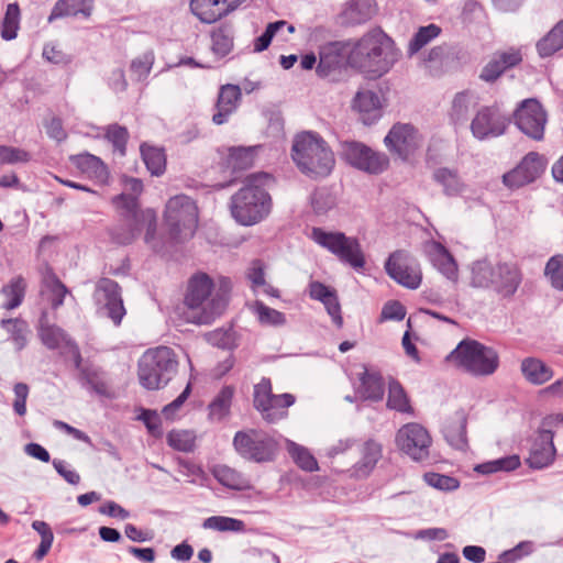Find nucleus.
<instances>
[{
  "instance_id": "obj_24",
  "label": "nucleus",
  "mask_w": 563,
  "mask_h": 563,
  "mask_svg": "<svg viewBox=\"0 0 563 563\" xmlns=\"http://www.w3.org/2000/svg\"><path fill=\"white\" fill-rule=\"evenodd\" d=\"M382 444L375 440H367L361 449V459L349 471L350 476L354 478H365L375 468L377 462L382 459Z\"/></svg>"
},
{
  "instance_id": "obj_29",
  "label": "nucleus",
  "mask_w": 563,
  "mask_h": 563,
  "mask_svg": "<svg viewBox=\"0 0 563 563\" xmlns=\"http://www.w3.org/2000/svg\"><path fill=\"white\" fill-rule=\"evenodd\" d=\"M478 103L477 95L472 90L456 92L449 110V119L454 124H463L468 120L471 109Z\"/></svg>"
},
{
  "instance_id": "obj_53",
  "label": "nucleus",
  "mask_w": 563,
  "mask_h": 563,
  "mask_svg": "<svg viewBox=\"0 0 563 563\" xmlns=\"http://www.w3.org/2000/svg\"><path fill=\"white\" fill-rule=\"evenodd\" d=\"M274 394L272 391V383L269 378L263 377L258 384L254 386L253 405L254 408L263 415L267 411Z\"/></svg>"
},
{
  "instance_id": "obj_32",
  "label": "nucleus",
  "mask_w": 563,
  "mask_h": 563,
  "mask_svg": "<svg viewBox=\"0 0 563 563\" xmlns=\"http://www.w3.org/2000/svg\"><path fill=\"white\" fill-rule=\"evenodd\" d=\"M82 14L85 18L91 14L90 0H58L48 16L52 22L65 16H77Z\"/></svg>"
},
{
  "instance_id": "obj_2",
  "label": "nucleus",
  "mask_w": 563,
  "mask_h": 563,
  "mask_svg": "<svg viewBox=\"0 0 563 563\" xmlns=\"http://www.w3.org/2000/svg\"><path fill=\"white\" fill-rule=\"evenodd\" d=\"M398 58L394 41L382 30L374 29L353 44L347 64L369 78H379L391 69Z\"/></svg>"
},
{
  "instance_id": "obj_18",
  "label": "nucleus",
  "mask_w": 563,
  "mask_h": 563,
  "mask_svg": "<svg viewBox=\"0 0 563 563\" xmlns=\"http://www.w3.org/2000/svg\"><path fill=\"white\" fill-rule=\"evenodd\" d=\"M421 135L409 123H396L384 139L388 151L400 159L407 161L421 146Z\"/></svg>"
},
{
  "instance_id": "obj_19",
  "label": "nucleus",
  "mask_w": 563,
  "mask_h": 563,
  "mask_svg": "<svg viewBox=\"0 0 563 563\" xmlns=\"http://www.w3.org/2000/svg\"><path fill=\"white\" fill-rule=\"evenodd\" d=\"M547 159L537 152L528 153L521 162L503 176L508 188H520L536 181L545 170Z\"/></svg>"
},
{
  "instance_id": "obj_34",
  "label": "nucleus",
  "mask_w": 563,
  "mask_h": 563,
  "mask_svg": "<svg viewBox=\"0 0 563 563\" xmlns=\"http://www.w3.org/2000/svg\"><path fill=\"white\" fill-rule=\"evenodd\" d=\"M235 389L233 386H223L208 406V417L211 421H221L230 415Z\"/></svg>"
},
{
  "instance_id": "obj_45",
  "label": "nucleus",
  "mask_w": 563,
  "mask_h": 563,
  "mask_svg": "<svg viewBox=\"0 0 563 563\" xmlns=\"http://www.w3.org/2000/svg\"><path fill=\"white\" fill-rule=\"evenodd\" d=\"M434 180L443 187L445 195L455 196L463 189V183L455 169L438 168L433 173Z\"/></svg>"
},
{
  "instance_id": "obj_11",
  "label": "nucleus",
  "mask_w": 563,
  "mask_h": 563,
  "mask_svg": "<svg viewBox=\"0 0 563 563\" xmlns=\"http://www.w3.org/2000/svg\"><path fill=\"white\" fill-rule=\"evenodd\" d=\"M310 238L354 269L364 268L365 256L356 238L346 236L342 232H327L321 228H313Z\"/></svg>"
},
{
  "instance_id": "obj_36",
  "label": "nucleus",
  "mask_w": 563,
  "mask_h": 563,
  "mask_svg": "<svg viewBox=\"0 0 563 563\" xmlns=\"http://www.w3.org/2000/svg\"><path fill=\"white\" fill-rule=\"evenodd\" d=\"M521 372L525 378L533 385H542L553 376V371L541 360L534 357H527L521 362Z\"/></svg>"
},
{
  "instance_id": "obj_10",
  "label": "nucleus",
  "mask_w": 563,
  "mask_h": 563,
  "mask_svg": "<svg viewBox=\"0 0 563 563\" xmlns=\"http://www.w3.org/2000/svg\"><path fill=\"white\" fill-rule=\"evenodd\" d=\"M233 446L243 459L255 463L273 462L279 451L277 440L258 429L238 431L233 438Z\"/></svg>"
},
{
  "instance_id": "obj_16",
  "label": "nucleus",
  "mask_w": 563,
  "mask_h": 563,
  "mask_svg": "<svg viewBox=\"0 0 563 563\" xmlns=\"http://www.w3.org/2000/svg\"><path fill=\"white\" fill-rule=\"evenodd\" d=\"M514 120L517 128L530 139H543L548 115L539 100H522L514 112Z\"/></svg>"
},
{
  "instance_id": "obj_4",
  "label": "nucleus",
  "mask_w": 563,
  "mask_h": 563,
  "mask_svg": "<svg viewBox=\"0 0 563 563\" xmlns=\"http://www.w3.org/2000/svg\"><path fill=\"white\" fill-rule=\"evenodd\" d=\"M274 184V178L267 173H256L246 176L244 186L231 198V213L243 225H252L268 216L272 198L267 189Z\"/></svg>"
},
{
  "instance_id": "obj_59",
  "label": "nucleus",
  "mask_w": 563,
  "mask_h": 563,
  "mask_svg": "<svg viewBox=\"0 0 563 563\" xmlns=\"http://www.w3.org/2000/svg\"><path fill=\"white\" fill-rule=\"evenodd\" d=\"M424 482L432 488L439 490H455L460 487V482L453 476L429 472L423 475Z\"/></svg>"
},
{
  "instance_id": "obj_8",
  "label": "nucleus",
  "mask_w": 563,
  "mask_h": 563,
  "mask_svg": "<svg viewBox=\"0 0 563 563\" xmlns=\"http://www.w3.org/2000/svg\"><path fill=\"white\" fill-rule=\"evenodd\" d=\"M178 362L170 347L146 351L139 361V379L150 390L165 386L177 371Z\"/></svg>"
},
{
  "instance_id": "obj_57",
  "label": "nucleus",
  "mask_w": 563,
  "mask_h": 563,
  "mask_svg": "<svg viewBox=\"0 0 563 563\" xmlns=\"http://www.w3.org/2000/svg\"><path fill=\"white\" fill-rule=\"evenodd\" d=\"M544 275L553 288L563 290V255H554L548 261Z\"/></svg>"
},
{
  "instance_id": "obj_20",
  "label": "nucleus",
  "mask_w": 563,
  "mask_h": 563,
  "mask_svg": "<svg viewBox=\"0 0 563 563\" xmlns=\"http://www.w3.org/2000/svg\"><path fill=\"white\" fill-rule=\"evenodd\" d=\"M247 0H191V12L203 23H213L236 10Z\"/></svg>"
},
{
  "instance_id": "obj_12",
  "label": "nucleus",
  "mask_w": 563,
  "mask_h": 563,
  "mask_svg": "<svg viewBox=\"0 0 563 563\" xmlns=\"http://www.w3.org/2000/svg\"><path fill=\"white\" fill-rule=\"evenodd\" d=\"M92 297L98 313L109 318L115 327H119L126 313L120 285L111 278L101 277L96 283Z\"/></svg>"
},
{
  "instance_id": "obj_44",
  "label": "nucleus",
  "mask_w": 563,
  "mask_h": 563,
  "mask_svg": "<svg viewBox=\"0 0 563 563\" xmlns=\"http://www.w3.org/2000/svg\"><path fill=\"white\" fill-rule=\"evenodd\" d=\"M519 466L520 457L517 454H512L478 464L474 467V471L483 475H488L499 472H510Z\"/></svg>"
},
{
  "instance_id": "obj_39",
  "label": "nucleus",
  "mask_w": 563,
  "mask_h": 563,
  "mask_svg": "<svg viewBox=\"0 0 563 563\" xmlns=\"http://www.w3.org/2000/svg\"><path fill=\"white\" fill-rule=\"evenodd\" d=\"M295 402V396L291 394L274 395L271 404L267 406V411H264L262 418L274 423L284 419L287 416V409Z\"/></svg>"
},
{
  "instance_id": "obj_30",
  "label": "nucleus",
  "mask_w": 563,
  "mask_h": 563,
  "mask_svg": "<svg viewBox=\"0 0 563 563\" xmlns=\"http://www.w3.org/2000/svg\"><path fill=\"white\" fill-rule=\"evenodd\" d=\"M432 265L449 280L456 282L459 277L457 264L450 252L440 243H433L429 252Z\"/></svg>"
},
{
  "instance_id": "obj_14",
  "label": "nucleus",
  "mask_w": 563,
  "mask_h": 563,
  "mask_svg": "<svg viewBox=\"0 0 563 563\" xmlns=\"http://www.w3.org/2000/svg\"><path fill=\"white\" fill-rule=\"evenodd\" d=\"M431 437L419 423H407L396 434V443L401 452L416 462H426L430 456Z\"/></svg>"
},
{
  "instance_id": "obj_33",
  "label": "nucleus",
  "mask_w": 563,
  "mask_h": 563,
  "mask_svg": "<svg viewBox=\"0 0 563 563\" xmlns=\"http://www.w3.org/2000/svg\"><path fill=\"white\" fill-rule=\"evenodd\" d=\"M214 478L224 487L232 490H247L250 481L240 472L227 465H217L212 470Z\"/></svg>"
},
{
  "instance_id": "obj_47",
  "label": "nucleus",
  "mask_w": 563,
  "mask_h": 563,
  "mask_svg": "<svg viewBox=\"0 0 563 563\" xmlns=\"http://www.w3.org/2000/svg\"><path fill=\"white\" fill-rule=\"evenodd\" d=\"M1 294L8 298V301L3 303V308L12 310L18 308L24 298L25 283L22 277H15L11 279L8 285L1 288Z\"/></svg>"
},
{
  "instance_id": "obj_64",
  "label": "nucleus",
  "mask_w": 563,
  "mask_h": 563,
  "mask_svg": "<svg viewBox=\"0 0 563 563\" xmlns=\"http://www.w3.org/2000/svg\"><path fill=\"white\" fill-rule=\"evenodd\" d=\"M47 287L51 291V303L53 309H57L64 303V298L68 294L67 287L56 277L52 275L47 280Z\"/></svg>"
},
{
  "instance_id": "obj_3",
  "label": "nucleus",
  "mask_w": 563,
  "mask_h": 563,
  "mask_svg": "<svg viewBox=\"0 0 563 563\" xmlns=\"http://www.w3.org/2000/svg\"><path fill=\"white\" fill-rule=\"evenodd\" d=\"M112 203L119 214V222L109 229L112 242L119 245L131 244L145 228V243L159 252L161 247L155 242L157 219L154 210H141L139 200L124 194L114 196Z\"/></svg>"
},
{
  "instance_id": "obj_21",
  "label": "nucleus",
  "mask_w": 563,
  "mask_h": 563,
  "mask_svg": "<svg viewBox=\"0 0 563 563\" xmlns=\"http://www.w3.org/2000/svg\"><path fill=\"white\" fill-rule=\"evenodd\" d=\"M554 434L551 430L540 429L530 449L527 463L532 468H543L549 466L555 457V446L553 443Z\"/></svg>"
},
{
  "instance_id": "obj_5",
  "label": "nucleus",
  "mask_w": 563,
  "mask_h": 563,
  "mask_svg": "<svg viewBox=\"0 0 563 563\" xmlns=\"http://www.w3.org/2000/svg\"><path fill=\"white\" fill-rule=\"evenodd\" d=\"M522 279V272L514 262L499 261L493 264L483 258L471 265V285L475 288L492 289L501 298H512Z\"/></svg>"
},
{
  "instance_id": "obj_55",
  "label": "nucleus",
  "mask_w": 563,
  "mask_h": 563,
  "mask_svg": "<svg viewBox=\"0 0 563 563\" xmlns=\"http://www.w3.org/2000/svg\"><path fill=\"white\" fill-rule=\"evenodd\" d=\"M313 212L318 216L325 214L335 206V197L327 188L316 189L310 198Z\"/></svg>"
},
{
  "instance_id": "obj_51",
  "label": "nucleus",
  "mask_w": 563,
  "mask_h": 563,
  "mask_svg": "<svg viewBox=\"0 0 563 563\" xmlns=\"http://www.w3.org/2000/svg\"><path fill=\"white\" fill-rule=\"evenodd\" d=\"M254 162V151L252 147H234L230 150L227 159L228 167L233 172H240L250 168Z\"/></svg>"
},
{
  "instance_id": "obj_62",
  "label": "nucleus",
  "mask_w": 563,
  "mask_h": 563,
  "mask_svg": "<svg viewBox=\"0 0 563 563\" xmlns=\"http://www.w3.org/2000/svg\"><path fill=\"white\" fill-rule=\"evenodd\" d=\"M153 64V52H146L131 62L130 69L132 75L135 76L137 80H143L148 76Z\"/></svg>"
},
{
  "instance_id": "obj_41",
  "label": "nucleus",
  "mask_w": 563,
  "mask_h": 563,
  "mask_svg": "<svg viewBox=\"0 0 563 563\" xmlns=\"http://www.w3.org/2000/svg\"><path fill=\"white\" fill-rule=\"evenodd\" d=\"M286 450L290 457L292 459V461L301 470L306 472H314L319 468L316 457L310 453V451L307 448L287 439Z\"/></svg>"
},
{
  "instance_id": "obj_31",
  "label": "nucleus",
  "mask_w": 563,
  "mask_h": 563,
  "mask_svg": "<svg viewBox=\"0 0 563 563\" xmlns=\"http://www.w3.org/2000/svg\"><path fill=\"white\" fill-rule=\"evenodd\" d=\"M353 108L362 114L365 124H372L379 117L380 101L376 92L363 90L356 93Z\"/></svg>"
},
{
  "instance_id": "obj_58",
  "label": "nucleus",
  "mask_w": 563,
  "mask_h": 563,
  "mask_svg": "<svg viewBox=\"0 0 563 563\" xmlns=\"http://www.w3.org/2000/svg\"><path fill=\"white\" fill-rule=\"evenodd\" d=\"M167 443L175 450L190 452L195 446V435L187 430H173L167 434Z\"/></svg>"
},
{
  "instance_id": "obj_27",
  "label": "nucleus",
  "mask_w": 563,
  "mask_h": 563,
  "mask_svg": "<svg viewBox=\"0 0 563 563\" xmlns=\"http://www.w3.org/2000/svg\"><path fill=\"white\" fill-rule=\"evenodd\" d=\"M521 62L519 52L496 53L493 58L484 66L479 78L486 82L495 81L505 70L518 65Z\"/></svg>"
},
{
  "instance_id": "obj_54",
  "label": "nucleus",
  "mask_w": 563,
  "mask_h": 563,
  "mask_svg": "<svg viewBox=\"0 0 563 563\" xmlns=\"http://www.w3.org/2000/svg\"><path fill=\"white\" fill-rule=\"evenodd\" d=\"M450 53L449 46L445 44L432 47L423 58V65L429 69L432 76L439 75L444 60Z\"/></svg>"
},
{
  "instance_id": "obj_42",
  "label": "nucleus",
  "mask_w": 563,
  "mask_h": 563,
  "mask_svg": "<svg viewBox=\"0 0 563 563\" xmlns=\"http://www.w3.org/2000/svg\"><path fill=\"white\" fill-rule=\"evenodd\" d=\"M78 379L82 385H88L96 394L103 397H111L108 383L102 378L101 371L93 366H86L78 375Z\"/></svg>"
},
{
  "instance_id": "obj_23",
  "label": "nucleus",
  "mask_w": 563,
  "mask_h": 563,
  "mask_svg": "<svg viewBox=\"0 0 563 563\" xmlns=\"http://www.w3.org/2000/svg\"><path fill=\"white\" fill-rule=\"evenodd\" d=\"M309 295L312 299L321 301L324 305L327 312L338 328L343 325L341 305L334 289L320 282H311L309 284Z\"/></svg>"
},
{
  "instance_id": "obj_6",
  "label": "nucleus",
  "mask_w": 563,
  "mask_h": 563,
  "mask_svg": "<svg viewBox=\"0 0 563 563\" xmlns=\"http://www.w3.org/2000/svg\"><path fill=\"white\" fill-rule=\"evenodd\" d=\"M291 158L298 169L311 177L328 176L335 164L334 154L327 142L314 132H301L292 141Z\"/></svg>"
},
{
  "instance_id": "obj_1",
  "label": "nucleus",
  "mask_w": 563,
  "mask_h": 563,
  "mask_svg": "<svg viewBox=\"0 0 563 563\" xmlns=\"http://www.w3.org/2000/svg\"><path fill=\"white\" fill-rule=\"evenodd\" d=\"M231 282L220 280V287L214 289L212 278L206 273L192 275L187 285L184 303L187 308L186 320L196 324H210L220 317L227 306Z\"/></svg>"
},
{
  "instance_id": "obj_35",
  "label": "nucleus",
  "mask_w": 563,
  "mask_h": 563,
  "mask_svg": "<svg viewBox=\"0 0 563 563\" xmlns=\"http://www.w3.org/2000/svg\"><path fill=\"white\" fill-rule=\"evenodd\" d=\"M212 52L224 57L231 53L234 46V27L230 23H223L211 32Z\"/></svg>"
},
{
  "instance_id": "obj_48",
  "label": "nucleus",
  "mask_w": 563,
  "mask_h": 563,
  "mask_svg": "<svg viewBox=\"0 0 563 563\" xmlns=\"http://www.w3.org/2000/svg\"><path fill=\"white\" fill-rule=\"evenodd\" d=\"M441 33V27L435 24L421 26L415 33L408 45V55L412 56L418 53L422 47L429 44L433 38L438 37Z\"/></svg>"
},
{
  "instance_id": "obj_63",
  "label": "nucleus",
  "mask_w": 563,
  "mask_h": 563,
  "mask_svg": "<svg viewBox=\"0 0 563 563\" xmlns=\"http://www.w3.org/2000/svg\"><path fill=\"white\" fill-rule=\"evenodd\" d=\"M287 24L286 21L279 20L272 23H268L264 33L256 37L254 41V52L260 53L268 48V46L272 43L273 37L276 35V33L285 27Z\"/></svg>"
},
{
  "instance_id": "obj_40",
  "label": "nucleus",
  "mask_w": 563,
  "mask_h": 563,
  "mask_svg": "<svg viewBox=\"0 0 563 563\" xmlns=\"http://www.w3.org/2000/svg\"><path fill=\"white\" fill-rule=\"evenodd\" d=\"M0 324L10 334V340L13 342L16 351H21L26 346L30 334L26 321L20 318L2 319Z\"/></svg>"
},
{
  "instance_id": "obj_26",
  "label": "nucleus",
  "mask_w": 563,
  "mask_h": 563,
  "mask_svg": "<svg viewBox=\"0 0 563 563\" xmlns=\"http://www.w3.org/2000/svg\"><path fill=\"white\" fill-rule=\"evenodd\" d=\"M466 423V413L457 410L443 426L442 433L446 442L456 450L464 451L467 448Z\"/></svg>"
},
{
  "instance_id": "obj_49",
  "label": "nucleus",
  "mask_w": 563,
  "mask_h": 563,
  "mask_svg": "<svg viewBox=\"0 0 563 563\" xmlns=\"http://www.w3.org/2000/svg\"><path fill=\"white\" fill-rule=\"evenodd\" d=\"M387 406L399 412H411L409 399L399 382L391 379L388 385Z\"/></svg>"
},
{
  "instance_id": "obj_60",
  "label": "nucleus",
  "mask_w": 563,
  "mask_h": 563,
  "mask_svg": "<svg viewBox=\"0 0 563 563\" xmlns=\"http://www.w3.org/2000/svg\"><path fill=\"white\" fill-rule=\"evenodd\" d=\"M31 154L20 147L0 145V164L1 165H13L18 163H29L31 161Z\"/></svg>"
},
{
  "instance_id": "obj_15",
  "label": "nucleus",
  "mask_w": 563,
  "mask_h": 563,
  "mask_svg": "<svg viewBox=\"0 0 563 563\" xmlns=\"http://www.w3.org/2000/svg\"><path fill=\"white\" fill-rule=\"evenodd\" d=\"M509 123L510 119L498 104L483 106L471 122V132L479 141L498 137L505 134Z\"/></svg>"
},
{
  "instance_id": "obj_13",
  "label": "nucleus",
  "mask_w": 563,
  "mask_h": 563,
  "mask_svg": "<svg viewBox=\"0 0 563 563\" xmlns=\"http://www.w3.org/2000/svg\"><path fill=\"white\" fill-rule=\"evenodd\" d=\"M341 148L342 156L350 165L367 174H382L389 166V158L385 153L376 152L364 143L345 141Z\"/></svg>"
},
{
  "instance_id": "obj_25",
  "label": "nucleus",
  "mask_w": 563,
  "mask_h": 563,
  "mask_svg": "<svg viewBox=\"0 0 563 563\" xmlns=\"http://www.w3.org/2000/svg\"><path fill=\"white\" fill-rule=\"evenodd\" d=\"M38 336L47 349L62 352L74 341L62 328L48 322L46 311L42 312L38 320Z\"/></svg>"
},
{
  "instance_id": "obj_56",
  "label": "nucleus",
  "mask_w": 563,
  "mask_h": 563,
  "mask_svg": "<svg viewBox=\"0 0 563 563\" xmlns=\"http://www.w3.org/2000/svg\"><path fill=\"white\" fill-rule=\"evenodd\" d=\"M104 137L113 145L114 151H117L121 156L125 155L126 143L129 140V132L126 128L117 123L110 124L106 129Z\"/></svg>"
},
{
  "instance_id": "obj_17",
  "label": "nucleus",
  "mask_w": 563,
  "mask_h": 563,
  "mask_svg": "<svg viewBox=\"0 0 563 563\" xmlns=\"http://www.w3.org/2000/svg\"><path fill=\"white\" fill-rule=\"evenodd\" d=\"M386 273L395 282L409 289H417L421 284V272L416 258L405 250L393 252L385 263Z\"/></svg>"
},
{
  "instance_id": "obj_22",
  "label": "nucleus",
  "mask_w": 563,
  "mask_h": 563,
  "mask_svg": "<svg viewBox=\"0 0 563 563\" xmlns=\"http://www.w3.org/2000/svg\"><path fill=\"white\" fill-rule=\"evenodd\" d=\"M241 89L236 85L227 84L220 88L217 100V112L212 117L214 124H223L228 118L236 110L241 100Z\"/></svg>"
},
{
  "instance_id": "obj_37",
  "label": "nucleus",
  "mask_w": 563,
  "mask_h": 563,
  "mask_svg": "<svg viewBox=\"0 0 563 563\" xmlns=\"http://www.w3.org/2000/svg\"><path fill=\"white\" fill-rule=\"evenodd\" d=\"M361 387L358 389L361 396L369 400H380L384 396V382L379 373L365 369L360 375Z\"/></svg>"
},
{
  "instance_id": "obj_9",
  "label": "nucleus",
  "mask_w": 563,
  "mask_h": 563,
  "mask_svg": "<svg viewBox=\"0 0 563 563\" xmlns=\"http://www.w3.org/2000/svg\"><path fill=\"white\" fill-rule=\"evenodd\" d=\"M164 220L170 240L183 242L195 234L198 225V208L190 197L174 196L166 203Z\"/></svg>"
},
{
  "instance_id": "obj_28",
  "label": "nucleus",
  "mask_w": 563,
  "mask_h": 563,
  "mask_svg": "<svg viewBox=\"0 0 563 563\" xmlns=\"http://www.w3.org/2000/svg\"><path fill=\"white\" fill-rule=\"evenodd\" d=\"M375 11V0H350L340 16L343 24L357 25L371 20Z\"/></svg>"
},
{
  "instance_id": "obj_46",
  "label": "nucleus",
  "mask_w": 563,
  "mask_h": 563,
  "mask_svg": "<svg viewBox=\"0 0 563 563\" xmlns=\"http://www.w3.org/2000/svg\"><path fill=\"white\" fill-rule=\"evenodd\" d=\"M141 155L152 175L159 176L165 172L166 157L163 150L143 144Z\"/></svg>"
},
{
  "instance_id": "obj_43",
  "label": "nucleus",
  "mask_w": 563,
  "mask_h": 563,
  "mask_svg": "<svg viewBox=\"0 0 563 563\" xmlns=\"http://www.w3.org/2000/svg\"><path fill=\"white\" fill-rule=\"evenodd\" d=\"M21 21V10L16 2L9 3L0 26V35L4 41L14 40Z\"/></svg>"
},
{
  "instance_id": "obj_38",
  "label": "nucleus",
  "mask_w": 563,
  "mask_h": 563,
  "mask_svg": "<svg viewBox=\"0 0 563 563\" xmlns=\"http://www.w3.org/2000/svg\"><path fill=\"white\" fill-rule=\"evenodd\" d=\"M563 48V19L560 20L537 43V51L541 57H549Z\"/></svg>"
},
{
  "instance_id": "obj_61",
  "label": "nucleus",
  "mask_w": 563,
  "mask_h": 563,
  "mask_svg": "<svg viewBox=\"0 0 563 563\" xmlns=\"http://www.w3.org/2000/svg\"><path fill=\"white\" fill-rule=\"evenodd\" d=\"M254 310L257 314L258 321L268 325H282L285 323V316L278 310L267 307L262 301H256Z\"/></svg>"
},
{
  "instance_id": "obj_50",
  "label": "nucleus",
  "mask_w": 563,
  "mask_h": 563,
  "mask_svg": "<svg viewBox=\"0 0 563 563\" xmlns=\"http://www.w3.org/2000/svg\"><path fill=\"white\" fill-rule=\"evenodd\" d=\"M202 527L221 532H243L245 530V523L242 520L224 516H211L203 520Z\"/></svg>"
},
{
  "instance_id": "obj_52",
  "label": "nucleus",
  "mask_w": 563,
  "mask_h": 563,
  "mask_svg": "<svg viewBox=\"0 0 563 563\" xmlns=\"http://www.w3.org/2000/svg\"><path fill=\"white\" fill-rule=\"evenodd\" d=\"M73 163L85 173L93 174L97 177H102L107 174L103 162L89 153L79 154L71 158Z\"/></svg>"
},
{
  "instance_id": "obj_7",
  "label": "nucleus",
  "mask_w": 563,
  "mask_h": 563,
  "mask_svg": "<svg viewBox=\"0 0 563 563\" xmlns=\"http://www.w3.org/2000/svg\"><path fill=\"white\" fill-rule=\"evenodd\" d=\"M446 361L472 376H489L499 366L497 351L473 339L462 340L446 356Z\"/></svg>"
}]
</instances>
